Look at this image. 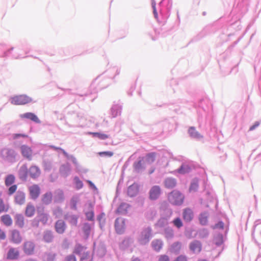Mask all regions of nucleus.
Instances as JSON below:
<instances>
[{
  "label": "nucleus",
  "mask_w": 261,
  "mask_h": 261,
  "mask_svg": "<svg viewBox=\"0 0 261 261\" xmlns=\"http://www.w3.org/2000/svg\"><path fill=\"white\" fill-rule=\"evenodd\" d=\"M168 200L171 203L179 205L184 202V196L180 192L174 190L169 193Z\"/></svg>",
  "instance_id": "obj_1"
},
{
  "label": "nucleus",
  "mask_w": 261,
  "mask_h": 261,
  "mask_svg": "<svg viewBox=\"0 0 261 261\" xmlns=\"http://www.w3.org/2000/svg\"><path fill=\"white\" fill-rule=\"evenodd\" d=\"M32 101V99L29 96L25 95H20L12 97L11 102L15 105H23Z\"/></svg>",
  "instance_id": "obj_2"
},
{
  "label": "nucleus",
  "mask_w": 261,
  "mask_h": 261,
  "mask_svg": "<svg viewBox=\"0 0 261 261\" xmlns=\"http://www.w3.org/2000/svg\"><path fill=\"white\" fill-rule=\"evenodd\" d=\"M73 253L80 256L81 260L87 259L90 254L86 247L80 244H77L75 246Z\"/></svg>",
  "instance_id": "obj_3"
},
{
  "label": "nucleus",
  "mask_w": 261,
  "mask_h": 261,
  "mask_svg": "<svg viewBox=\"0 0 261 261\" xmlns=\"http://www.w3.org/2000/svg\"><path fill=\"white\" fill-rule=\"evenodd\" d=\"M1 154L4 158L9 160H13L17 155V152L13 149L5 148L1 150Z\"/></svg>",
  "instance_id": "obj_4"
},
{
  "label": "nucleus",
  "mask_w": 261,
  "mask_h": 261,
  "mask_svg": "<svg viewBox=\"0 0 261 261\" xmlns=\"http://www.w3.org/2000/svg\"><path fill=\"white\" fill-rule=\"evenodd\" d=\"M21 153L23 158L31 160L33 156V150L32 148L28 145H22L20 147Z\"/></svg>",
  "instance_id": "obj_5"
},
{
  "label": "nucleus",
  "mask_w": 261,
  "mask_h": 261,
  "mask_svg": "<svg viewBox=\"0 0 261 261\" xmlns=\"http://www.w3.org/2000/svg\"><path fill=\"white\" fill-rule=\"evenodd\" d=\"M29 194L32 199H36L40 194V188L37 185H33L29 188Z\"/></svg>",
  "instance_id": "obj_6"
},
{
  "label": "nucleus",
  "mask_w": 261,
  "mask_h": 261,
  "mask_svg": "<svg viewBox=\"0 0 261 261\" xmlns=\"http://www.w3.org/2000/svg\"><path fill=\"white\" fill-rule=\"evenodd\" d=\"M182 218L185 222H191L194 218V213L192 209L189 207L184 208L182 211Z\"/></svg>",
  "instance_id": "obj_7"
},
{
  "label": "nucleus",
  "mask_w": 261,
  "mask_h": 261,
  "mask_svg": "<svg viewBox=\"0 0 261 261\" xmlns=\"http://www.w3.org/2000/svg\"><path fill=\"white\" fill-rule=\"evenodd\" d=\"M151 237V229L146 228L141 232L140 241L141 244H145L149 242V238Z\"/></svg>",
  "instance_id": "obj_8"
},
{
  "label": "nucleus",
  "mask_w": 261,
  "mask_h": 261,
  "mask_svg": "<svg viewBox=\"0 0 261 261\" xmlns=\"http://www.w3.org/2000/svg\"><path fill=\"white\" fill-rule=\"evenodd\" d=\"M115 227L118 233H123L125 229V221L124 219L117 218L115 220Z\"/></svg>",
  "instance_id": "obj_9"
},
{
  "label": "nucleus",
  "mask_w": 261,
  "mask_h": 261,
  "mask_svg": "<svg viewBox=\"0 0 261 261\" xmlns=\"http://www.w3.org/2000/svg\"><path fill=\"white\" fill-rule=\"evenodd\" d=\"M149 198L154 200L158 199L161 194V189L158 186L152 187L149 191Z\"/></svg>",
  "instance_id": "obj_10"
},
{
  "label": "nucleus",
  "mask_w": 261,
  "mask_h": 261,
  "mask_svg": "<svg viewBox=\"0 0 261 261\" xmlns=\"http://www.w3.org/2000/svg\"><path fill=\"white\" fill-rule=\"evenodd\" d=\"M15 202L18 205H23L25 202V193L20 191L17 192L15 197Z\"/></svg>",
  "instance_id": "obj_11"
},
{
  "label": "nucleus",
  "mask_w": 261,
  "mask_h": 261,
  "mask_svg": "<svg viewBox=\"0 0 261 261\" xmlns=\"http://www.w3.org/2000/svg\"><path fill=\"white\" fill-rule=\"evenodd\" d=\"M55 228L56 231L57 233L59 234H62L65 232L66 230V224L63 220H59L56 222Z\"/></svg>",
  "instance_id": "obj_12"
},
{
  "label": "nucleus",
  "mask_w": 261,
  "mask_h": 261,
  "mask_svg": "<svg viewBox=\"0 0 261 261\" xmlns=\"http://www.w3.org/2000/svg\"><path fill=\"white\" fill-rule=\"evenodd\" d=\"M34 244L31 241L25 242L23 244L24 252L27 255H31L34 252Z\"/></svg>",
  "instance_id": "obj_13"
},
{
  "label": "nucleus",
  "mask_w": 261,
  "mask_h": 261,
  "mask_svg": "<svg viewBox=\"0 0 261 261\" xmlns=\"http://www.w3.org/2000/svg\"><path fill=\"white\" fill-rule=\"evenodd\" d=\"M10 240L14 244H19L22 241V237L19 231L13 230L11 232Z\"/></svg>",
  "instance_id": "obj_14"
},
{
  "label": "nucleus",
  "mask_w": 261,
  "mask_h": 261,
  "mask_svg": "<svg viewBox=\"0 0 261 261\" xmlns=\"http://www.w3.org/2000/svg\"><path fill=\"white\" fill-rule=\"evenodd\" d=\"M21 118L30 120L37 123L41 122L37 116L35 114L31 112L25 113L21 115Z\"/></svg>",
  "instance_id": "obj_15"
},
{
  "label": "nucleus",
  "mask_w": 261,
  "mask_h": 261,
  "mask_svg": "<svg viewBox=\"0 0 261 261\" xmlns=\"http://www.w3.org/2000/svg\"><path fill=\"white\" fill-rule=\"evenodd\" d=\"M19 255V251L15 248H11L8 251L7 258L8 259H17Z\"/></svg>",
  "instance_id": "obj_16"
},
{
  "label": "nucleus",
  "mask_w": 261,
  "mask_h": 261,
  "mask_svg": "<svg viewBox=\"0 0 261 261\" xmlns=\"http://www.w3.org/2000/svg\"><path fill=\"white\" fill-rule=\"evenodd\" d=\"M190 250L194 253H199L201 250V243L197 240L194 241L190 244Z\"/></svg>",
  "instance_id": "obj_17"
},
{
  "label": "nucleus",
  "mask_w": 261,
  "mask_h": 261,
  "mask_svg": "<svg viewBox=\"0 0 261 261\" xmlns=\"http://www.w3.org/2000/svg\"><path fill=\"white\" fill-rule=\"evenodd\" d=\"M36 212L35 206L31 203L27 204L25 210V215L28 217H33Z\"/></svg>",
  "instance_id": "obj_18"
},
{
  "label": "nucleus",
  "mask_w": 261,
  "mask_h": 261,
  "mask_svg": "<svg viewBox=\"0 0 261 261\" xmlns=\"http://www.w3.org/2000/svg\"><path fill=\"white\" fill-rule=\"evenodd\" d=\"M139 192V186L138 184L134 183L130 186L127 189V194L130 197L136 196Z\"/></svg>",
  "instance_id": "obj_19"
},
{
  "label": "nucleus",
  "mask_w": 261,
  "mask_h": 261,
  "mask_svg": "<svg viewBox=\"0 0 261 261\" xmlns=\"http://www.w3.org/2000/svg\"><path fill=\"white\" fill-rule=\"evenodd\" d=\"M85 215L87 220L89 221H93L94 219V211L93 206L91 203H89L88 205L87 210L85 212Z\"/></svg>",
  "instance_id": "obj_20"
},
{
  "label": "nucleus",
  "mask_w": 261,
  "mask_h": 261,
  "mask_svg": "<svg viewBox=\"0 0 261 261\" xmlns=\"http://www.w3.org/2000/svg\"><path fill=\"white\" fill-rule=\"evenodd\" d=\"M31 177L33 178L38 177L40 174V171L39 168L36 166H31L29 170Z\"/></svg>",
  "instance_id": "obj_21"
},
{
  "label": "nucleus",
  "mask_w": 261,
  "mask_h": 261,
  "mask_svg": "<svg viewBox=\"0 0 261 261\" xmlns=\"http://www.w3.org/2000/svg\"><path fill=\"white\" fill-rule=\"evenodd\" d=\"M15 224L18 227L22 228L24 225V218L22 214H18L15 216Z\"/></svg>",
  "instance_id": "obj_22"
},
{
  "label": "nucleus",
  "mask_w": 261,
  "mask_h": 261,
  "mask_svg": "<svg viewBox=\"0 0 261 261\" xmlns=\"http://www.w3.org/2000/svg\"><path fill=\"white\" fill-rule=\"evenodd\" d=\"M53 199L52 193L50 192H46L43 194L41 198V201L44 204H49L51 202Z\"/></svg>",
  "instance_id": "obj_23"
},
{
  "label": "nucleus",
  "mask_w": 261,
  "mask_h": 261,
  "mask_svg": "<svg viewBox=\"0 0 261 261\" xmlns=\"http://www.w3.org/2000/svg\"><path fill=\"white\" fill-rule=\"evenodd\" d=\"M165 186L168 189L174 188L176 185L175 179L172 178H167L164 181Z\"/></svg>",
  "instance_id": "obj_24"
},
{
  "label": "nucleus",
  "mask_w": 261,
  "mask_h": 261,
  "mask_svg": "<svg viewBox=\"0 0 261 261\" xmlns=\"http://www.w3.org/2000/svg\"><path fill=\"white\" fill-rule=\"evenodd\" d=\"M2 222L6 226H9L12 224V219L9 215H5L1 217Z\"/></svg>",
  "instance_id": "obj_25"
},
{
  "label": "nucleus",
  "mask_w": 261,
  "mask_h": 261,
  "mask_svg": "<svg viewBox=\"0 0 261 261\" xmlns=\"http://www.w3.org/2000/svg\"><path fill=\"white\" fill-rule=\"evenodd\" d=\"M129 207V205L127 203H121L117 210V213L120 214H125L127 212V210Z\"/></svg>",
  "instance_id": "obj_26"
},
{
  "label": "nucleus",
  "mask_w": 261,
  "mask_h": 261,
  "mask_svg": "<svg viewBox=\"0 0 261 261\" xmlns=\"http://www.w3.org/2000/svg\"><path fill=\"white\" fill-rule=\"evenodd\" d=\"M151 245L154 250L159 251L162 247L163 243L160 240H155L152 242Z\"/></svg>",
  "instance_id": "obj_27"
},
{
  "label": "nucleus",
  "mask_w": 261,
  "mask_h": 261,
  "mask_svg": "<svg viewBox=\"0 0 261 261\" xmlns=\"http://www.w3.org/2000/svg\"><path fill=\"white\" fill-rule=\"evenodd\" d=\"M190 171V168L188 165L183 164L177 169V172L179 174H184L189 173Z\"/></svg>",
  "instance_id": "obj_28"
},
{
  "label": "nucleus",
  "mask_w": 261,
  "mask_h": 261,
  "mask_svg": "<svg viewBox=\"0 0 261 261\" xmlns=\"http://www.w3.org/2000/svg\"><path fill=\"white\" fill-rule=\"evenodd\" d=\"M53 239V235L50 231H46L43 235V240L46 243H50Z\"/></svg>",
  "instance_id": "obj_29"
},
{
  "label": "nucleus",
  "mask_w": 261,
  "mask_h": 261,
  "mask_svg": "<svg viewBox=\"0 0 261 261\" xmlns=\"http://www.w3.org/2000/svg\"><path fill=\"white\" fill-rule=\"evenodd\" d=\"M56 254L54 253H46L44 254L43 257L44 261H55Z\"/></svg>",
  "instance_id": "obj_30"
},
{
  "label": "nucleus",
  "mask_w": 261,
  "mask_h": 261,
  "mask_svg": "<svg viewBox=\"0 0 261 261\" xmlns=\"http://www.w3.org/2000/svg\"><path fill=\"white\" fill-rule=\"evenodd\" d=\"M15 178L12 174L8 175L5 179V185L7 186H9L12 185L15 181Z\"/></svg>",
  "instance_id": "obj_31"
},
{
  "label": "nucleus",
  "mask_w": 261,
  "mask_h": 261,
  "mask_svg": "<svg viewBox=\"0 0 261 261\" xmlns=\"http://www.w3.org/2000/svg\"><path fill=\"white\" fill-rule=\"evenodd\" d=\"M39 220L43 224H46L48 221V216L46 214L42 213L38 214Z\"/></svg>",
  "instance_id": "obj_32"
},
{
  "label": "nucleus",
  "mask_w": 261,
  "mask_h": 261,
  "mask_svg": "<svg viewBox=\"0 0 261 261\" xmlns=\"http://www.w3.org/2000/svg\"><path fill=\"white\" fill-rule=\"evenodd\" d=\"M208 214L207 213H203L200 215L199 220L200 224L205 225L207 222Z\"/></svg>",
  "instance_id": "obj_33"
},
{
  "label": "nucleus",
  "mask_w": 261,
  "mask_h": 261,
  "mask_svg": "<svg viewBox=\"0 0 261 261\" xmlns=\"http://www.w3.org/2000/svg\"><path fill=\"white\" fill-rule=\"evenodd\" d=\"M89 134L92 135L93 137L98 138L100 139L103 140L108 138L107 135L101 134L99 132H90Z\"/></svg>",
  "instance_id": "obj_34"
},
{
  "label": "nucleus",
  "mask_w": 261,
  "mask_h": 261,
  "mask_svg": "<svg viewBox=\"0 0 261 261\" xmlns=\"http://www.w3.org/2000/svg\"><path fill=\"white\" fill-rule=\"evenodd\" d=\"M20 175L21 176H23L24 177H26L28 174V168L27 165H22L20 169Z\"/></svg>",
  "instance_id": "obj_35"
},
{
  "label": "nucleus",
  "mask_w": 261,
  "mask_h": 261,
  "mask_svg": "<svg viewBox=\"0 0 261 261\" xmlns=\"http://www.w3.org/2000/svg\"><path fill=\"white\" fill-rule=\"evenodd\" d=\"M155 158V153H148L146 155V161L148 163H152L154 161Z\"/></svg>",
  "instance_id": "obj_36"
},
{
  "label": "nucleus",
  "mask_w": 261,
  "mask_h": 261,
  "mask_svg": "<svg viewBox=\"0 0 261 261\" xmlns=\"http://www.w3.org/2000/svg\"><path fill=\"white\" fill-rule=\"evenodd\" d=\"M173 225L177 228H179L182 226L183 223L179 218H176L173 221Z\"/></svg>",
  "instance_id": "obj_37"
},
{
  "label": "nucleus",
  "mask_w": 261,
  "mask_h": 261,
  "mask_svg": "<svg viewBox=\"0 0 261 261\" xmlns=\"http://www.w3.org/2000/svg\"><path fill=\"white\" fill-rule=\"evenodd\" d=\"M60 171L63 174L67 175L70 171V168L68 165H62Z\"/></svg>",
  "instance_id": "obj_38"
},
{
  "label": "nucleus",
  "mask_w": 261,
  "mask_h": 261,
  "mask_svg": "<svg viewBox=\"0 0 261 261\" xmlns=\"http://www.w3.org/2000/svg\"><path fill=\"white\" fill-rule=\"evenodd\" d=\"M83 231L87 237H88L91 231V226L89 224L85 223L83 226Z\"/></svg>",
  "instance_id": "obj_39"
},
{
  "label": "nucleus",
  "mask_w": 261,
  "mask_h": 261,
  "mask_svg": "<svg viewBox=\"0 0 261 261\" xmlns=\"http://www.w3.org/2000/svg\"><path fill=\"white\" fill-rule=\"evenodd\" d=\"M77 217L74 215H72L69 217V222L73 225H76L77 222Z\"/></svg>",
  "instance_id": "obj_40"
},
{
  "label": "nucleus",
  "mask_w": 261,
  "mask_h": 261,
  "mask_svg": "<svg viewBox=\"0 0 261 261\" xmlns=\"http://www.w3.org/2000/svg\"><path fill=\"white\" fill-rule=\"evenodd\" d=\"M198 187V181H194L191 185L190 187V191H195Z\"/></svg>",
  "instance_id": "obj_41"
},
{
  "label": "nucleus",
  "mask_w": 261,
  "mask_h": 261,
  "mask_svg": "<svg viewBox=\"0 0 261 261\" xmlns=\"http://www.w3.org/2000/svg\"><path fill=\"white\" fill-rule=\"evenodd\" d=\"M17 187L16 185H14L12 186H11L8 190V194L10 195H12L13 193H14L16 190H17Z\"/></svg>",
  "instance_id": "obj_42"
},
{
  "label": "nucleus",
  "mask_w": 261,
  "mask_h": 261,
  "mask_svg": "<svg viewBox=\"0 0 261 261\" xmlns=\"http://www.w3.org/2000/svg\"><path fill=\"white\" fill-rule=\"evenodd\" d=\"M190 135L192 138L195 139H199L201 137L198 132H191Z\"/></svg>",
  "instance_id": "obj_43"
},
{
  "label": "nucleus",
  "mask_w": 261,
  "mask_h": 261,
  "mask_svg": "<svg viewBox=\"0 0 261 261\" xmlns=\"http://www.w3.org/2000/svg\"><path fill=\"white\" fill-rule=\"evenodd\" d=\"M99 155L100 156H107L109 157H111L113 155V152L111 151H103V152H100L98 153Z\"/></svg>",
  "instance_id": "obj_44"
},
{
  "label": "nucleus",
  "mask_w": 261,
  "mask_h": 261,
  "mask_svg": "<svg viewBox=\"0 0 261 261\" xmlns=\"http://www.w3.org/2000/svg\"><path fill=\"white\" fill-rule=\"evenodd\" d=\"M159 261H170V258L167 255H161L159 257Z\"/></svg>",
  "instance_id": "obj_45"
},
{
  "label": "nucleus",
  "mask_w": 261,
  "mask_h": 261,
  "mask_svg": "<svg viewBox=\"0 0 261 261\" xmlns=\"http://www.w3.org/2000/svg\"><path fill=\"white\" fill-rule=\"evenodd\" d=\"M76 181V186L78 189H81L83 187L82 182L77 178H75Z\"/></svg>",
  "instance_id": "obj_46"
},
{
  "label": "nucleus",
  "mask_w": 261,
  "mask_h": 261,
  "mask_svg": "<svg viewBox=\"0 0 261 261\" xmlns=\"http://www.w3.org/2000/svg\"><path fill=\"white\" fill-rule=\"evenodd\" d=\"M66 261H76V259L73 255H70L66 257Z\"/></svg>",
  "instance_id": "obj_47"
},
{
  "label": "nucleus",
  "mask_w": 261,
  "mask_h": 261,
  "mask_svg": "<svg viewBox=\"0 0 261 261\" xmlns=\"http://www.w3.org/2000/svg\"><path fill=\"white\" fill-rule=\"evenodd\" d=\"M6 238L5 232L0 228V240H5Z\"/></svg>",
  "instance_id": "obj_48"
},
{
  "label": "nucleus",
  "mask_w": 261,
  "mask_h": 261,
  "mask_svg": "<svg viewBox=\"0 0 261 261\" xmlns=\"http://www.w3.org/2000/svg\"><path fill=\"white\" fill-rule=\"evenodd\" d=\"M153 14H154V17L156 19H158V13H157L156 10V8H155V5L153 6Z\"/></svg>",
  "instance_id": "obj_49"
},
{
  "label": "nucleus",
  "mask_w": 261,
  "mask_h": 261,
  "mask_svg": "<svg viewBox=\"0 0 261 261\" xmlns=\"http://www.w3.org/2000/svg\"><path fill=\"white\" fill-rule=\"evenodd\" d=\"M259 125V123L258 122H256L250 128V130H252L254 129L257 126Z\"/></svg>",
  "instance_id": "obj_50"
},
{
  "label": "nucleus",
  "mask_w": 261,
  "mask_h": 261,
  "mask_svg": "<svg viewBox=\"0 0 261 261\" xmlns=\"http://www.w3.org/2000/svg\"><path fill=\"white\" fill-rule=\"evenodd\" d=\"M105 214L104 213H101L100 215H99L98 217H97V219L100 222L101 219H103L104 217H105Z\"/></svg>",
  "instance_id": "obj_51"
},
{
  "label": "nucleus",
  "mask_w": 261,
  "mask_h": 261,
  "mask_svg": "<svg viewBox=\"0 0 261 261\" xmlns=\"http://www.w3.org/2000/svg\"><path fill=\"white\" fill-rule=\"evenodd\" d=\"M223 226H224V224H223V223L222 222H219L216 225V227L220 228H223Z\"/></svg>",
  "instance_id": "obj_52"
},
{
  "label": "nucleus",
  "mask_w": 261,
  "mask_h": 261,
  "mask_svg": "<svg viewBox=\"0 0 261 261\" xmlns=\"http://www.w3.org/2000/svg\"><path fill=\"white\" fill-rule=\"evenodd\" d=\"M20 136H21L22 137H27V136L25 135H22V134H16L14 135V138L16 139L18 137H20Z\"/></svg>",
  "instance_id": "obj_53"
},
{
  "label": "nucleus",
  "mask_w": 261,
  "mask_h": 261,
  "mask_svg": "<svg viewBox=\"0 0 261 261\" xmlns=\"http://www.w3.org/2000/svg\"><path fill=\"white\" fill-rule=\"evenodd\" d=\"M24 261H38L36 259L32 258H29L27 259H25Z\"/></svg>",
  "instance_id": "obj_54"
},
{
  "label": "nucleus",
  "mask_w": 261,
  "mask_h": 261,
  "mask_svg": "<svg viewBox=\"0 0 261 261\" xmlns=\"http://www.w3.org/2000/svg\"><path fill=\"white\" fill-rule=\"evenodd\" d=\"M173 236V231L172 230H171V232H170V233L169 234V237H172Z\"/></svg>",
  "instance_id": "obj_55"
},
{
  "label": "nucleus",
  "mask_w": 261,
  "mask_h": 261,
  "mask_svg": "<svg viewBox=\"0 0 261 261\" xmlns=\"http://www.w3.org/2000/svg\"><path fill=\"white\" fill-rule=\"evenodd\" d=\"M132 261H141L138 258H133Z\"/></svg>",
  "instance_id": "obj_56"
},
{
  "label": "nucleus",
  "mask_w": 261,
  "mask_h": 261,
  "mask_svg": "<svg viewBox=\"0 0 261 261\" xmlns=\"http://www.w3.org/2000/svg\"><path fill=\"white\" fill-rule=\"evenodd\" d=\"M59 194L61 196V198H63V192L62 191H60L59 192Z\"/></svg>",
  "instance_id": "obj_57"
},
{
  "label": "nucleus",
  "mask_w": 261,
  "mask_h": 261,
  "mask_svg": "<svg viewBox=\"0 0 261 261\" xmlns=\"http://www.w3.org/2000/svg\"><path fill=\"white\" fill-rule=\"evenodd\" d=\"M174 245L177 246H178V247H180V244L178 243H175Z\"/></svg>",
  "instance_id": "obj_58"
},
{
  "label": "nucleus",
  "mask_w": 261,
  "mask_h": 261,
  "mask_svg": "<svg viewBox=\"0 0 261 261\" xmlns=\"http://www.w3.org/2000/svg\"><path fill=\"white\" fill-rule=\"evenodd\" d=\"M198 261H206L205 259H199Z\"/></svg>",
  "instance_id": "obj_59"
},
{
  "label": "nucleus",
  "mask_w": 261,
  "mask_h": 261,
  "mask_svg": "<svg viewBox=\"0 0 261 261\" xmlns=\"http://www.w3.org/2000/svg\"><path fill=\"white\" fill-rule=\"evenodd\" d=\"M54 214L57 215V213L56 212H54Z\"/></svg>",
  "instance_id": "obj_60"
},
{
  "label": "nucleus",
  "mask_w": 261,
  "mask_h": 261,
  "mask_svg": "<svg viewBox=\"0 0 261 261\" xmlns=\"http://www.w3.org/2000/svg\"><path fill=\"white\" fill-rule=\"evenodd\" d=\"M58 212H59V213H61V211H60V210H59V211H58Z\"/></svg>",
  "instance_id": "obj_61"
},
{
  "label": "nucleus",
  "mask_w": 261,
  "mask_h": 261,
  "mask_svg": "<svg viewBox=\"0 0 261 261\" xmlns=\"http://www.w3.org/2000/svg\"><path fill=\"white\" fill-rule=\"evenodd\" d=\"M56 149H60L59 148H55Z\"/></svg>",
  "instance_id": "obj_62"
}]
</instances>
